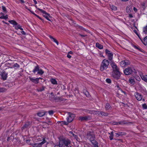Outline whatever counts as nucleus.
Here are the masks:
<instances>
[{"label":"nucleus","instance_id":"1","mask_svg":"<svg viewBox=\"0 0 147 147\" xmlns=\"http://www.w3.org/2000/svg\"><path fill=\"white\" fill-rule=\"evenodd\" d=\"M110 64L113 69L111 72L112 76L116 80L119 79L120 77L121 73L119 71V68L113 62L111 61Z\"/></svg>","mask_w":147,"mask_h":147},{"label":"nucleus","instance_id":"2","mask_svg":"<svg viewBox=\"0 0 147 147\" xmlns=\"http://www.w3.org/2000/svg\"><path fill=\"white\" fill-rule=\"evenodd\" d=\"M86 135L91 143L94 145V147H98V143L95 140V136L94 132L90 131H87Z\"/></svg>","mask_w":147,"mask_h":147},{"label":"nucleus","instance_id":"3","mask_svg":"<svg viewBox=\"0 0 147 147\" xmlns=\"http://www.w3.org/2000/svg\"><path fill=\"white\" fill-rule=\"evenodd\" d=\"M109 62L108 60L105 59L101 62L100 65V70L101 71L106 70L108 67Z\"/></svg>","mask_w":147,"mask_h":147},{"label":"nucleus","instance_id":"4","mask_svg":"<svg viewBox=\"0 0 147 147\" xmlns=\"http://www.w3.org/2000/svg\"><path fill=\"white\" fill-rule=\"evenodd\" d=\"M125 74L126 75H129L131 74L136 73V70L133 67H128L124 71Z\"/></svg>","mask_w":147,"mask_h":147},{"label":"nucleus","instance_id":"5","mask_svg":"<svg viewBox=\"0 0 147 147\" xmlns=\"http://www.w3.org/2000/svg\"><path fill=\"white\" fill-rule=\"evenodd\" d=\"M75 115L73 114H69V116L67 118V122L63 121L62 122V124H64L65 125H67L68 124V123L71 122L74 118Z\"/></svg>","mask_w":147,"mask_h":147},{"label":"nucleus","instance_id":"6","mask_svg":"<svg viewBox=\"0 0 147 147\" xmlns=\"http://www.w3.org/2000/svg\"><path fill=\"white\" fill-rule=\"evenodd\" d=\"M35 7L37 8V9L38 10L42 12L43 14V16L46 18V19L49 21H50L49 17H50V14L47 13L45 11L43 10L42 9L38 8L37 7L36 5H35Z\"/></svg>","mask_w":147,"mask_h":147},{"label":"nucleus","instance_id":"7","mask_svg":"<svg viewBox=\"0 0 147 147\" xmlns=\"http://www.w3.org/2000/svg\"><path fill=\"white\" fill-rule=\"evenodd\" d=\"M105 53L108 57L110 61H112V60L113 56V54L112 52L109 51L107 49H106L105 50Z\"/></svg>","mask_w":147,"mask_h":147},{"label":"nucleus","instance_id":"8","mask_svg":"<svg viewBox=\"0 0 147 147\" xmlns=\"http://www.w3.org/2000/svg\"><path fill=\"white\" fill-rule=\"evenodd\" d=\"M94 114H98L100 116H107L109 115L108 113L102 111H98L94 110Z\"/></svg>","mask_w":147,"mask_h":147},{"label":"nucleus","instance_id":"9","mask_svg":"<svg viewBox=\"0 0 147 147\" xmlns=\"http://www.w3.org/2000/svg\"><path fill=\"white\" fill-rule=\"evenodd\" d=\"M130 62L127 60H125L120 62V65L122 67H124L126 65L130 64Z\"/></svg>","mask_w":147,"mask_h":147},{"label":"nucleus","instance_id":"10","mask_svg":"<svg viewBox=\"0 0 147 147\" xmlns=\"http://www.w3.org/2000/svg\"><path fill=\"white\" fill-rule=\"evenodd\" d=\"M46 142V141L45 140L38 143H35L32 144V146L33 147H41L42 145Z\"/></svg>","mask_w":147,"mask_h":147},{"label":"nucleus","instance_id":"11","mask_svg":"<svg viewBox=\"0 0 147 147\" xmlns=\"http://www.w3.org/2000/svg\"><path fill=\"white\" fill-rule=\"evenodd\" d=\"M134 96L136 99L138 100H141L142 98V95L137 92L135 93Z\"/></svg>","mask_w":147,"mask_h":147},{"label":"nucleus","instance_id":"12","mask_svg":"<svg viewBox=\"0 0 147 147\" xmlns=\"http://www.w3.org/2000/svg\"><path fill=\"white\" fill-rule=\"evenodd\" d=\"M2 78L4 80H6L7 78V74L4 71H2L0 74Z\"/></svg>","mask_w":147,"mask_h":147},{"label":"nucleus","instance_id":"13","mask_svg":"<svg viewBox=\"0 0 147 147\" xmlns=\"http://www.w3.org/2000/svg\"><path fill=\"white\" fill-rule=\"evenodd\" d=\"M91 119V117L89 116H87L85 117H80L79 119L81 121H87L90 119Z\"/></svg>","mask_w":147,"mask_h":147},{"label":"nucleus","instance_id":"14","mask_svg":"<svg viewBox=\"0 0 147 147\" xmlns=\"http://www.w3.org/2000/svg\"><path fill=\"white\" fill-rule=\"evenodd\" d=\"M30 126V122H27L22 127V129L23 130L25 129L29 128Z\"/></svg>","mask_w":147,"mask_h":147},{"label":"nucleus","instance_id":"15","mask_svg":"<svg viewBox=\"0 0 147 147\" xmlns=\"http://www.w3.org/2000/svg\"><path fill=\"white\" fill-rule=\"evenodd\" d=\"M71 143V141L68 139H65L62 142V145L69 146Z\"/></svg>","mask_w":147,"mask_h":147},{"label":"nucleus","instance_id":"16","mask_svg":"<svg viewBox=\"0 0 147 147\" xmlns=\"http://www.w3.org/2000/svg\"><path fill=\"white\" fill-rule=\"evenodd\" d=\"M8 18V16L3 13H0V19H6Z\"/></svg>","mask_w":147,"mask_h":147},{"label":"nucleus","instance_id":"17","mask_svg":"<svg viewBox=\"0 0 147 147\" xmlns=\"http://www.w3.org/2000/svg\"><path fill=\"white\" fill-rule=\"evenodd\" d=\"M30 81L32 82L36 83L38 84V78H36L34 79V78H30Z\"/></svg>","mask_w":147,"mask_h":147},{"label":"nucleus","instance_id":"18","mask_svg":"<svg viewBox=\"0 0 147 147\" xmlns=\"http://www.w3.org/2000/svg\"><path fill=\"white\" fill-rule=\"evenodd\" d=\"M105 108L106 110H111L112 109V107L109 103L106 104Z\"/></svg>","mask_w":147,"mask_h":147},{"label":"nucleus","instance_id":"19","mask_svg":"<svg viewBox=\"0 0 147 147\" xmlns=\"http://www.w3.org/2000/svg\"><path fill=\"white\" fill-rule=\"evenodd\" d=\"M129 82L130 83L133 85L135 84L134 79L133 78H130L129 80Z\"/></svg>","mask_w":147,"mask_h":147},{"label":"nucleus","instance_id":"20","mask_svg":"<svg viewBox=\"0 0 147 147\" xmlns=\"http://www.w3.org/2000/svg\"><path fill=\"white\" fill-rule=\"evenodd\" d=\"M45 112L44 111H40L37 113V115L39 117H42L45 115Z\"/></svg>","mask_w":147,"mask_h":147},{"label":"nucleus","instance_id":"21","mask_svg":"<svg viewBox=\"0 0 147 147\" xmlns=\"http://www.w3.org/2000/svg\"><path fill=\"white\" fill-rule=\"evenodd\" d=\"M96 46L97 47L100 49H102L103 48V46L98 42L96 43Z\"/></svg>","mask_w":147,"mask_h":147},{"label":"nucleus","instance_id":"22","mask_svg":"<svg viewBox=\"0 0 147 147\" xmlns=\"http://www.w3.org/2000/svg\"><path fill=\"white\" fill-rule=\"evenodd\" d=\"M14 27H15V29L16 30H18V29H20L21 30H23V29L21 28V26H20V25L18 24L17 23L16 25L14 26Z\"/></svg>","mask_w":147,"mask_h":147},{"label":"nucleus","instance_id":"23","mask_svg":"<svg viewBox=\"0 0 147 147\" xmlns=\"http://www.w3.org/2000/svg\"><path fill=\"white\" fill-rule=\"evenodd\" d=\"M39 67L38 65H37L36 66H35L34 69L33 70V72L35 73L36 71H38L39 70Z\"/></svg>","mask_w":147,"mask_h":147},{"label":"nucleus","instance_id":"24","mask_svg":"<svg viewBox=\"0 0 147 147\" xmlns=\"http://www.w3.org/2000/svg\"><path fill=\"white\" fill-rule=\"evenodd\" d=\"M124 122L123 121H120L118 122H114L113 123V125H122L123 124H124Z\"/></svg>","mask_w":147,"mask_h":147},{"label":"nucleus","instance_id":"25","mask_svg":"<svg viewBox=\"0 0 147 147\" xmlns=\"http://www.w3.org/2000/svg\"><path fill=\"white\" fill-rule=\"evenodd\" d=\"M50 81L53 84L57 85V82L56 80L54 79H51L50 80Z\"/></svg>","mask_w":147,"mask_h":147},{"label":"nucleus","instance_id":"26","mask_svg":"<svg viewBox=\"0 0 147 147\" xmlns=\"http://www.w3.org/2000/svg\"><path fill=\"white\" fill-rule=\"evenodd\" d=\"M45 140V141H46L45 138H43L40 137L39 138H37V142H40L43 141Z\"/></svg>","mask_w":147,"mask_h":147},{"label":"nucleus","instance_id":"27","mask_svg":"<svg viewBox=\"0 0 147 147\" xmlns=\"http://www.w3.org/2000/svg\"><path fill=\"white\" fill-rule=\"evenodd\" d=\"M141 77L142 80L147 82V75L144 76H141Z\"/></svg>","mask_w":147,"mask_h":147},{"label":"nucleus","instance_id":"28","mask_svg":"<svg viewBox=\"0 0 147 147\" xmlns=\"http://www.w3.org/2000/svg\"><path fill=\"white\" fill-rule=\"evenodd\" d=\"M85 112L88 113H90V114H94V110H92L90 111L89 110H85Z\"/></svg>","mask_w":147,"mask_h":147},{"label":"nucleus","instance_id":"29","mask_svg":"<svg viewBox=\"0 0 147 147\" xmlns=\"http://www.w3.org/2000/svg\"><path fill=\"white\" fill-rule=\"evenodd\" d=\"M9 22L11 24H13L14 26L17 24L16 22L13 20H11L9 21Z\"/></svg>","mask_w":147,"mask_h":147},{"label":"nucleus","instance_id":"30","mask_svg":"<svg viewBox=\"0 0 147 147\" xmlns=\"http://www.w3.org/2000/svg\"><path fill=\"white\" fill-rule=\"evenodd\" d=\"M1 7L3 12H4L5 13L7 12L6 8L5 6H2Z\"/></svg>","mask_w":147,"mask_h":147},{"label":"nucleus","instance_id":"31","mask_svg":"<svg viewBox=\"0 0 147 147\" xmlns=\"http://www.w3.org/2000/svg\"><path fill=\"white\" fill-rule=\"evenodd\" d=\"M143 44L145 45H147V36L144 38Z\"/></svg>","mask_w":147,"mask_h":147},{"label":"nucleus","instance_id":"32","mask_svg":"<svg viewBox=\"0 0 147 147\" xmlns=\"http://www.w3.org/2000/svg\"><path fill=\"white\" fill-rule=\"evenodd\" d=\"M44 73V71L42 70V69H39V70L38 72V74L40 75H42Z\"/></svg>","mask_w":147,"mask_h":147},{"label":"nucleus","instance_id":"33","mask_svg":"<svg viewBox=\"0 0 147 147\" xmlns=\"http://www.w3.org/2000/svg\"><path fill=\"white\" fill-rule=\"evenodd\" d=\"M45 87L44 86H42L41 88H39L37 89V90L38 92H41L44 90Z\"/></svg>","mask_w":147,"mask_h":147},{"label":"nucleus","instance_id":"34","mask_svg":"<svg viewBox=\"0 0 147 147\" xmlns=\"http://www.w3.org/2000/svg\"><path fill=\"white\" fill-rule=\"evenodd\" d=\"M6 89L3 88H0V92H3L6 91Z\"/></svg>","mask_w":147,"mask_h":147},{"label":"nucleus","instance_id":"35","mask_svg":"<svg viewBox=\"0 0 147 147\" xmlns=\"http://www.w3.org/2000/svg\"><path fill=\"white\" fill-rule=\"evenodd\" d=\"M84 93L87 96H88L89 95V94L88 92L86 90H83Z\"/></svg>","mask_w":147,"mask_h":147},{"label":"nucleus","instance_id":"36","mask_svg":"<svg viewBox=\"0 0 147 147\" xmlns=\"http://www.w3.org/2000/svg\"><path fill=\"white\" fill-rule=\"evenodd\" d=\"M131 7L130 6L127 7L126 8V11L127 13H129L131 11Z\"/></svg>","mask_w":147,"mask_h":147},{"label":"nucleus","instance_id":"37","mask_svg":"<svg viewBox=\"0 0 147 147\" xmlns=\"http://www.w3.org/2000/svg\"><path fill=\"white\" fill-rule=\"evenodd\" d=\"M62 142H59L60 145L61 147H69V146L65 145H62Z\"/></svg>","mask_w":147,"mask_h":147},{"label":"nucleus","instance_id":"38","mask_svg":"<svg viewBox=\"0 0 147 147\" xmlns=\"http://www.w3.org/2000/svg\"><path fill=\"white\" fill-rule=\"evenodd\" d=\"M111 9L113 10H117V7L114 5H112L111 7Z\"/></svg>","mask_w":147,"mask_h":147},{"label":"nucleus","instance_id":"39","mask_svg":"<svg viewBox=\"0 0 147 147\" xmlns=\"http://www.w3.org/2000/svg\"><path fill=\"white\" fill-rule=\"evenodd\" d=\"M19 67H20V65L17 63H16V64H14L13 66V67H14V68L16 67L17 68H19Z\"/></svg>","mask_w":147,"mask_h":147},{"label":"nucleus","instance_id":"40","mask_svg":"<svg viewBox=\"0 0 147 147\" xmlns=\"http://www.w3.org/2000/svg\"><path fill=\"white\" fill-rule=\"evenodd\" d=\"M135 78L136 80L138 81H140L141 80L140 77L138 76H136L135 77Z\"/></svg>","mask_w":147,"mask_h":147},{"label":"nucleus","instance_id":"41","mask_svg":"<svg viewBox=\"0 0 147 147\" xmlns=\"http://www.w3.org/2000/svg\"><path fill=\"white\" fill-rule=\"evenodd\" d=\"M106 82L109 84H110L111 83V80L109 78H107V79H106Z\"/></svg>","mask_w":147,"mask_h":147},{"label":"nucleus","instance_id":"42","mask_svg":"<svg viewBox=\"0 0 147 147\" xmlns=\"http://www.w3.org/2000/svg\"><path fill=\"white\" fill-rule=\"evenodd\" d=\"M55 99L57 101H59L60 100L61 97H58L55 98Z\"/></svg>","mask_w":147,"mask_h":147},{"label":"nucleus","instance_id":"43","mask_svg":"<svg viewBox=\"0 0 147 147\" xmlns=\"http://www.w3.org/2000/svg\"><path fill=\"white\" fill-rule=\"evenodd\" d=\"M73 136L74 137V138L76 139L77 140H78V136L77 135L74 134V135H73Z\"/></svg>","mask_w":147,"mask_h":147},{"label":"nucleus","instance_id":"44","mask_svg":"<svg viewBox=\"0 0 147 147\" xmlns=\"http://www.w3.org/2000/svg\"><path fill=\"white\" fill-rule=\"evenodd\" d=\"M142 107L144 109H147V105L146 104H144L142 105Z\"/></svg>","mask_w":147,"mask_h":147},{"label":"nucleus","instance_id":"45","mask_svg":"<svg viewBox=\"0 0 147 147\" xmlns=\"http://www.w3.org/2000/svg\"><path fill=\"white\" fill-rule=\"evenodd\" d=\"M134 47H135L136 49H138V50H139L140 51H141V48L139 47H137V46H135Z\"/></svg>","mask_w":147,"mask_h":147},{"label":"nucleus","instance_id":"46","mask_svg":"<svg viewBox=\"0 0 147 147\" xmlns=\"http://www.w3.org/2000/svg\"><path fill=\"white\" fill-rule=\"evenodd\" d=\"M53 41L56 43V44L58 45L59 44V42L58 41L55 39L54 38L53 40Z\"/></svg>","mask_w":147,"mask_h":147},{"label":"nucleus","instance_id":"47","mask_svg":"<svg viewBox=\"0 0 147 147\" xmlns=\"http://www.w3.org/2000/svg\"><path fill=\"white\" fill-rule=\"evenodd\" d=\"M49 113L50 115H53V111L51 110L49 111Z\"/></svg>","mask_w":147,"mask_h":147},{"label":"nucleus","instance_id":"48","mask_svg":"<svg viewBox=\"0 0 147 147\" xmlns=\"http://www.w3.org/2000/svg\"><path fill=\"white\" fill-rule=\"evenodd\" d=\"M137 36H138L139 38H140V40L142 41V42L143 43V40L141 38V37L140 36V35L138 34V35H137Z\"/></svg>","mask_w":147,"mask_h":147},{"label":"nucleus","instance_id":"49","mask_svg":"<svg viewBox=\"0 0 147 147\" xmlns=\"http://www.w3.org/2000/svg\"><path fill=\"white\" fill-rule=\"evenodd\" d=\"M113 135H110V136H109L110 139L111 140H112L113 139Z\"/></svg>","mask_w":147,"mask_h":147},{"label":"nucleus","instance_id":"50","mask_svg":"<svg viewBox=\"0 0 147 147\" xmlns=\"http://www.w3.org/2000/svg\"><path fill=\"white\" fill-rule=\"evenodd\" d=\"M115 136L116 137H118L119 136V133H115Z\"/></svg>","mask_w":147,"mask_h":147},{"label":"nucleus","instance_id":"51","mask_svg":"<svg viewBox=\"0 0 147 147\" xmlns=\"http://www.w3.org/2000/svg\"><path fill=\"white\" fill-rule=\"evenodd\" d=\"M79 28H80V29L82 30H85V29L83 27L81 26H79Z\"/></svg>","mask_w":147,"mask_h":147},{"label":"nucleus","instance_id":"52","mask_svg":"<svg viewBox=\"0 0 147 147\" xmlns=\"http://www.w3.org/2000/svg\"><path fill=\"white\" fill-rule=\"evenodd\" d=\"M67 57L69 59L71 58V56L69 54H67Z\"/></svg>","mask_w":147,"mask_h":147},{"label":"nucleus","instance_id":"53","mask_svg":"<svg viewBox=\"0 0 147 147\" xmlns=\"http://www.w3.org/2000/svg\"><path fill=\"white\" fill-rule=\"evenodd\" d=\"M134 32L137 35H138V34L137 32V31L136 30H134Z\"/></svg>","mask_w":147,"mask_h":147},{"label":"nucleus","instance_id":"54","mask_svg":"<svg viewBox=\"0 0 147 147\" xmlns=\"http://www.w3.org/2000/svg\"><path fill=\"white\" fill-rule=\"evenodd\" d=\"M21 33L24 35H25L26 34V33L25 32H24V31H22L21 32Z\"/></svg>","mask_w":147,"mask_h":147},{"label":"nucleus","instance_id":"55","mask_svg":"<svg viewBox=\"0 0 147 147\" xmlns=\"http://www.w3.org/2000/svg\"><path fill=\"white\" fill-rule=\"evenodd\" d=\"M129 17L130 18H132L133 17V16L132 14H130L129 15Z\"/></svg>","mask_w":147,"mask_h":147},{"label":"nucleus","instance_id":"56","mask_svg":"<svg viewBox=\"0 0 147 147\" xmlns=\"http://www.w3.org/2000/svg\"><path fill=\"white\" fill-rule=\"evenodd\" d=\"M119 136H121V135H123V132H119Z\"/></svg>","mask_w":147,"mask_h":147},{"label":"nucleus","instance_id":"57","mask_svg":"<svg viewBox=\"0 0 147 147\" xmlns=\"http://www.w3.org/2000/svg\"><path fill=\"white\" fill-rule=\"evenodd\" d=\"M31 13H32L33 15H34L36 17L38 16V15L34 13L33 11H31Z\"/></svg>","mask_w":147,"mask_h":147},{"label":"nucleus","instance_id":"58","mask_svg":"<svg viewBox=\"0 0 147 147\" xmlns=\"http://www.w3.org/2000/svg\"><path fill=\"white\" fill-rule=\"evenodd\" d=\"M133 9L135 12H136L137 11V9L136 7H134Z\"/></svg>","mask_w":147,"mask_h":147},{"label":"nucleus","instance_id":"59","mask_svg":"<svg viewBox=\"0 0 147 147\" xmlns=\"http://www.w3.org/2000/svg\"><path fill=\"white\" fill-rule=\"evenodd\" d=\"M49 37L51 38V39H52L53 40L55 38H54L52 36H49Z\"/></svg>","mask_w":147,"mask_h":147},{"label":"nucleus","instance_id":"60","mask_svg":"<svg viewBox=\"0 0 147 147\" xmlns=\"http://www.w3.org/2000/svg\"><path fill=\"white\" fill-rule=\"evenodd\" d=\"M108 134H109L110 135H113V131H111V133H109Z\"/></svg>","mask_w":147,"mask_h":147},{"label":"nucleus","instance_id":"61","mask_svg":"<svg viewBox=\"0 0 147 147\" xmlns=\"http://www.w3.org/2000/svg\"><path fill=\"white\" fill-rule=\"evenodd\" d=\"M69 133L70 134L72 135V136H73V135L74 134L73 133L72 131H69Z\"/></svg>","mask_w":147,"mask_h":147},{"label":"nucleus","instance_id":"62","mask_svg":"<svg viewBox=\"0 0 147 147\" xmlns=\"http://www.w3.org/2000/svg\"><path fill=\"white\" fill-rule=\"evenodd\" d=\"M141 5H142V6L143 7H144L145 6V4L143 2L141 3Z\"/></svg>","mask_w":147,"mask_h":147},{"label":"nucleus","instance_id":"63","mask_svg":"<svg viewBox=\"0 0 147 147\" xmlns=\"http://www.w3.org/2000/svg\"><path fill=\"white\" fill-rule=\"evenodd\" d=\"M35 4H37V2L36 0H33Z\"/></svg>","mask_w":147,"mask_h":147},{"label":"nucleus","instance_id":"64","mask_svg":"<svg viewBox=\"0 0 147 147\" xmlns=\"http://www.w3.org/2000/svg\"><path fill=\"white\" fill-rule=\"evenodd\" d=\"M54 147H61V146L60 145V144H59V145H56Z\"/></svg>","mask_w":147,"mask_h":147}]
</instances>
